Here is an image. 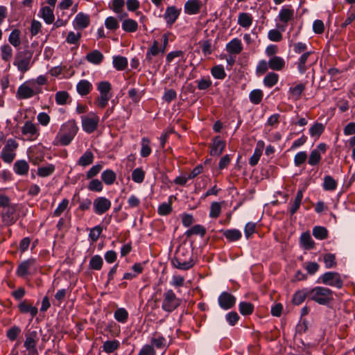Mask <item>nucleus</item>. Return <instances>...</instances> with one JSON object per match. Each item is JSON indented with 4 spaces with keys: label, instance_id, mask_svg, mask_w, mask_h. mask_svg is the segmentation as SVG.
Returning <instances> with one entry per match:
<instances>
[{
    "label": "nucleus",
    "instance_id": "obj_1",
    "mask_svg": "<svg viewBox=\"0 0 355 355\" xmlns=\"http://www.w3.org/2000/svg\"><path fill=\"white\" fill-rule=\"evenodd\" d=\"M79 128L75 119L64 123L55 138L53 145L68 146L77 135Z\"/></svg>",
    "mask_w": 355,
    "mask_h": 355
},
{
    "label": "nucleus",
    "instance_id": "obj_2",
    "mask_svg": "<svg viewBox=\"0 0 355 355\" xmlns=\"http://www.w3.org/2000/svg\"><path fill=\"white\" fill-rule=\"evenodd\" d=\"M173 266L182 270H187L196 264L193 252L184 246L178 248L174 257L171 260Z\"/></svg>",
    "mask_w": 355,
    "mask_h": 355
},
{
    "label": "nucleus",
    "instance_id": "obj_3",
    "mask_svg": "<svg viewBox=\"0 0 355 355\" xmlns=\"http://www.w3.org/2000/svg\"><path fill=\"white\" fill-rule=\"evenodd\" d=\"M310 300L320 305H329L334 301V292L323 286L310 288Z\"/></svg>",
    "mask_w": 355,
    "mask_h": 355
},
{
    "label": "nucleus",
    "instance_id": "obj_4",
    "mask_svg": "<svg viewBox=\"0 0 355 355\" xmlns=\"http://www.w3.org/2000/svg\"><path fill=\"white\" fill-rule=\"evenodd\" d=\"M32 57L33 52L28 49L19 51L15 55L13 64L19 71L25 73L31 68Z\"/></svg>",
    "mask_w": 355,
    "mask_h": 355
},
{
    "label": "nucleus",
    "instance_id": "obj_5",
    "mask_svg": "<svg viewBox=\"0 0 355 355\" xmlns=\"http://www.w3.org/2000/svg\"><path fill=\"white\" fill-rule=\"evenodd\" d=\"M42 92V89H37L34 82L30 80L25 81L17 89L16 97L19 100L32 98Z\"/></svg>",
    "mask_w": 355,
    "mask_h": 355
},
{
    "label": "nucleus",
    "instance_id": "obj_6",
    "mask_svg": "<svg viewBox=\"0 0 355 355\" xmlns=\"http://www.w3.org/2000/svg\"><path fill=\"white\" fill-rule=\"evenodd\" d=\"M182 300L177 297L172 289H168L163 293L162 309L168 313L177 309L181 304Z\"/></svg>",
    "mask_w": 355,
    "mask_h": 355
},
{
    "label": "nucleus",
    "instance_id": "obj_7",
    "mask_svg": "<svg viewBox=\"0 0 355 355\" xmlns=\"http://www.w3.org/2000/svg\"><path fill=\"white\" fill-rule=\"evenodd\" d=\"M18 146L19 144L15 139H8L1 152L0 158L6 163H12L15 158Z\"/></svg>",
    "mask_w": 355,
    "mask_h": 355
},
{
    "label": "nucleus",
    "instance_id": "obj_8",
    "mask_svg": "<svg viewBox=\"0 0 355 355\" xmlns=\"http://www.w3.org/2000/svg\"><path fill=\"white\" fill-rule=\"evenodd\" d=\"M315 61L316 58L313 51L302 53L296 63L299 72L301 74L304 73L311 66L315 64Z\"/></svg>",
    "mask_w": 355,
    "mask_h": 355
},
{
    "label": "nucleus",
    "instance_id": "obj_9",
    "mask_svg": "<svg viewBox=\"0 0 355 355\" xmlns=\"http://www.w3.org/2000/svg\"><path fill=\"white\" fill-rule=\"evenodd\" d=\"M24 347L29 352L30 355H37V344L39 341L38 333L35 330H28L25 334Z\"/></svg>",
    "mask_w": 355,
    "mask_h": 355
},
{
    "label": "nucleus",
    "instance_id": "obj_10",
    "mask_svg": "<svg viewBox=\"0 0 355 355\" xmlns=\"http://www.w3.org/2000/svg\"><path fill=\"white\" fill-rule=\"evenodd\" d=\"M81 121L83 130L87 133L91 134L97 129L99 123V117L96 114L90 112L86 116H82Z\"/></svg>",
    "mask_w": 355,
    "mask_h": 355
},
{
    "label": "nucleus",
    "instance_id": "obj_11",
    "mask_svg": "<svg viewBox=\"0 0 355 355\" xmlns=\"http://www.w3.org/2000/svg\"><path fill=\"white\" fill-rule=\"evenodd\" d=\"M320 279L324 284L338 288H341L343 286L340 274L336 272H327L320 277Z\"/></svg>",
    "mask_w": 355,
    "mask_h": 355
},
{
    "label": "nucleus",
    "instance_id": "obj_12",
    "mask_svg": "<svg viewBox=\"0 0 355 355\" xmlns=\"http://www.w3.org/2000/svg\"><path fill=\"white\" fill-rule=\"evenodd\" d=\"M17 205L11 204V205L4 208L1 213V217L3 223L8 226L13 225L17 220L16 211Z\"/></svg>",
    "mask_w": 355,
    "mask_h": 355
},
{
    "label": "nucleus",
    "instance_id": "obj_13",
    "mask_svg": "<svg viewBox=\"0 0 355 355\" xmlns=\"http://www.w3.org/2000/svg\"><path fill=\"white\" fill-rule=\"evenodd\" d=\"M111 201L105 197H97L93 201L94 212L97 215H103L111 208Z\"/></svg>",
    "mask_w": 355,
    "mask_h": 355
},
{
    "label": "nucleus",
    "instance_id": "obj_14",
    "mask_svg": "<svg viewBox=\"0 0 355 355\" xmlns=\"http://www.w3.org/2000/svg\"><path fill=\"white\" fill-rule=\"evenodd\" d=\"M295 11L291 8V6H283L279 12V20L284 24V26H279L282 31H284L285 27L287 26L290 21L294 19Z\"/></svg>",
    "mask_w": 355,
    "mask_h": 355
},
{
    "label": "nucleus",
    "instance_id": "obj_15",
    "mask_svg": "<svg viewBox=\"0 0 355 355\" xmlns=\"http://www.w3.org/2000/svg\"><path fill=\"white\" fill-rule=\"evenodd\" d=\"M21 133L23 135L26 136L28 140L33 141L37 138L39 130L35 123L31 121H27L21 128Z\"/></svg>",
    "mask_w": 355,
    "mask_h": 355
},
{
    "label": "nucleus",
    "instance_id": "obj_16",
    "mask_svg": "<svg viewBox=\"0 0 355 355\" xmlns=\"http://www.w3.org/2000/svg\"><path fill=\"white\" fill-rule=\"evenodd\" d=\"M37 264L35 258H30L20 263L17 267L16 274L19 277H25L29 274V270L35 268Z\"/></svg>",
    "mask_w": 355,
    "mask_h": 355
},
{
    "label": "nucleus",
    "instance_id": "obj_17",
    "mask_svg": "<svg viewBox=\"0 0 355 355\" xmlns=\"http://www.w3.org/2000/svg\"><path fill=\"white\" fill-rule=\"evenodd\" d=\"M219 306L224 310L232 308L236 303V297L230 293L223 292L218 297Z\"/></svg>",
    "mask_w": 355,
    "mask_h": 355
},
{
    "label": "nucleus",
    "instance_id": "obj_18",
    "mask_svg": "<svg viewBox=\"0 0 355 355\" xmlns=\"http://www.w3.org/2000/svg\"><path fill=\"white\" fill-rule=\"evenodd\" d=\"M306 89L305 83L293 84L288 89V99L297 101L302 98V93Z\"/></svg>",
    "mask_w": 355,
    "mask_h": 355
},
{
    "label": "nucleus",
    "instance_id": "obj_19",
    "mask_svg": "<svg viewBox=\"0 0 355 355\" xmlns=\"http://www.w3.org/2000/svg\"><path fill=\"white\" fill-rule=\"evenodd\" d=\"M180 12L181 9L177 8L175 6H168L166 8L164 18L170 27L175 22Z\"/></svg>",
    "mask_w": 355,
    "mask_h": 355
},
{
    "label": "nucleus",
    "instance_id": "obj_20",
    "mask_svg": "<svg viewBox=\"0 0 355 355\" xmlns=\"http://www.w3.org/2000/svg\"><path fill=\"white\" fill-rule=\"evenodd\" d=\"M226 146V143L219 136H216L212 139V144L210 149V155L211 156H219L222 154Z\"/></svg>",
    "mask_w": 355,
    "mask_h": 355
},
{
    "label": "nucleus",
    "instance_id": "obj_21",
    "mask_svg": "<svg viewBox=\"0 0 355 355\" xmlns=\"http://www.w3.org/2000/svg\"><path fill=\"white\" fill-rule=\"evenodd\" d=\"M125 4V0H112L109 3V8L119 15V19H122L128 17V13L123 11Z\"/></svg>",
    "mask_w": 355,
    "mask_h": 355
},
{
    "label": "nucleus",
    "instance_id": "obj_22",
    "mask_svg": "<svg viewBox=\"0 0 355 355\" xmlns=\"http://www.w3.org/2000/svg\"><path fill=\"white\" fill-rule=\"evenodd\" d=\"M90 24L89 16L83 12H79L76 15L73 25L75 29L83 30L86 28Z\"/></svg>",
    "mask_w": 355,
    "mask_h": 355
},
{
    "label": "nucleus",
    "instance_id": "obj_23",
    "mask_svg": "<svg viewBox=\"0 0 355 355\" xmlns=\"http://www.w3.org/2000/svg\"><path fill=\"white\" fill-rule=\"evenodd\" d=\"M202 6L200 0H188L184 3V12L189 15H197L200 12Z\"/></svg>",
    "mask_w": 355,
    "mask_h": 355
},
{
    "label": "nucleus",
    "instance_id": "obj_24",
    "mask_svg": "<svg viewBox=\"0 0 355 355\" xmlns=\"http://www.w3.org/2000/svg\"><path fill=\"white\" fill-rule=\"evenodd\" d=\"M159 53L162 54V49L160 48L159 42L157 40H154L152 45L148 49L146 54V61L148 64L153 63V58Z\"/></svg>",
    "mask_w": 355,
    "mask_h": 355
},
{
    "label": "nucleus",
    "instance_id": "obj_25",
    "mask_svg": "<svg viewBox=\"0 0 355 355\" xmlns=\"http://www.w3.org/2000/svg\"><path fill=\"white\" fill-rule=\"evenodd\" d=\"M307 297L310 298V288H305L297 290L293 295L292 303L295 306H299L303 303Z\"/></svg>",
    "mask_w": 355,
    "mask_h": 355
},
{
    "label": "nucleus",
    "instance_id": "obj_26",
    "mask_svg": "<svg viewBox=\"0 0 355 355\" xmlns=\"http://www.w3.org/2000/svg\"><path fill=\"white\" fill-rule=\"evenodd\" d=\"M18 309L21 313H30L32 318L37 314L38 310L36 306L32 305L27 300H24L18 304Z\"/></svg>",
    "mask_w": 355,
    "mask_h": 355
},
{
    "label": "nucleus",
    "instance_id": "obj_27",
    "mask_svg": "<svg viewBox=\"0 0 355 355\" xmlns=\"http://www.w3.org/2000/svg\"><path fill=\"white\" fill-rule=\"evenodd\" d=\"M226 51L230 54L238 55L243 51L241 41L238 38H234L226 44Z\"/></svg>",
    "mask_w": 355,
    "mask_h": 355
},
{
    "label": "nucleus",
    "instance_id": "obj_28",
    "mask_svg": "<svg viewBox=\"0 0 355 355\" xmlns=\"http://www.w3.org/2000/svg\"><path fill=\"white\" fill-rule=\"evenodd\" d=\"M150 345L157 349H164L166 347V340L159 332L155 331L152 335Z\"/></svg>",
    "mask_w": 355,
    "mask_h": 355
},
{
    "label": "nucleus",
    "instance_id": "obj_29",
    "mask_svg": "<svg viewBox=\"0 0 355 355\" xmlns=\"http://www.w3.org/2000/svg\"><path fill=\"white\" fill-rule=\"evenodd\" d=\"M53 9L54 8L51 6H43L40 9V16L47 24H51L54 21L55 17L53 14Z\"/></svg>",
    "mask_w": 355,
    "mask_h": 355
},
{
    "label": "nucleus",
    "instance_id": "obj_30",
    "mask_svg": "<svg viewBox=\"0 0 355 355\" xmlns=\"http://www.w3.org/2000/svg\"><path fill=\"white\" fill-rule=\"evenodd\" d=\"M85 58L87 62L93 64L98 65L103 62L104 55L100 51L93 50L86 55Z\"/></svg>",
    "mask_w": 355,
    "mask_h": 355
},
{
    "label": "nucleus",
    "instance_id": "obj_31",
    "mask_svg": "<svg viewBox=\"0 0 355 355\" xmlns=\"http://www.w3.org/2000/svg\"><path fill=\"white\" fill-rule=\"evenodd\" d=\"M94 159V153L90 150H87L77 161L78 166L86 167L92 164Z\"/></svg>",
    "mask_w": 355,
    "mask_h": 355
},
{
    "label": "nucleus",
    "instance_id": "obj_32",
    "mask_svg": "<svg viewBox=\"0 0 355 355\" xmlns=\"http://www.w3.org/2000/svg\"><path fill=\"white\" fill-rule=\"evenodd\" d=\"M269 67L274 71H281L285 67V60L279 56L271 57L269 60Z\"/></svg>",
    "mask_w": 355,
    "mask_h": 355
},
{
    "label": "nucleus",
    "instance_id": "obj_33",
    "mask_svg": "<svg viewBox=\"0 0 355 355\" xmlns=\"http://www.w3.org/2000/svg\"><path fill=\"white\" fill-rule=\"evenodd\" d=\"M303 198V190L300 189L297 191L295 200L293 202H290L288 211L291 216L295 214L300 207L302 200Z\"/></svg>",
    "mask_w": 355,
    "mask_h": 355
},
{
    "label": "nucleus",
    "instance_id": "obj_34",
    "mask_svg": "<svg viewBox=\"0 0 355 355\" xmlns=\"http://www.w3.org/2000/svg\"><path fill=\"white\" fill-rule=\"evenodd\" d=\"M253 22V17L248 12H241L238 16L237 23L244 28H249Z\"/></svg>",
    "mask_w": 355,
    "mask_h": 355
},
{
    "label": "nucleus",
    "instance_id": "obj_35",
    "mask_svg": "<svg viewBox=\"0 0 355 355\" xmlns=\"http://www.w3.org/2000/svg\"><path fill=\"white\" fill-rule=\"evenodd\" d=\"M76 89L80 95L86 96L92 91V85L87 80H81L78 83Z\"/></svg>",
    "mask_w": 355,
    "mask_h": 355
},
{
    "label": "nucleus",
    "instance_id": "obj_36",
    "mask_svg": "<svg viewBox=\"0 0 355 355\" xmlns=\"http://www.w3.org/2000/svg\"><path fill=\"white\" fill-rule=\"evenodd\" d=\"M103 351L107 354H111L116 351L120 347V343L118 340L114 339L106 340L102 345Z\"/></svg>",
    "mask_w": 355,
    "mask_h": 355
},
{
    "label": "nucleus",
    "instance_id": "obj_37",
    "mask_svg": "<svg viewBox=\"0 0 355 355\" xmlns=\"http://www.w3.org/2000/svg\"><path fill=\"white\" fill-rule=\"evenodd\" d=\"M300 243L302 246L306 250H311L315 247V242L312 239L309 232H306L302 234L300 236Z\"/></svg>",
    "mask_w": 355,
    "mask_h": 355
},
{
    "label": "nucleus",
    "instance_id": "obj_38",
    "mask_svg": "<svg viewBox=\"0 0 355 355\" xmlns=\"http://www.w3.org/2000/svg\"><path fill=\"white\" fill-rule=\"evenodd\" d=\"M29 170V165L25 160H18L14 164L15 172L20 175H26Z\"/></svg>",
    "mask_w": 355,
    "mask_h": 355
},
{
    "label": "nucleus",
    "instance_id": "obj_39",
    "mask_svg": "<svg viewBox=\"0 0 355 355\" xmlns=\"http://www.w3.org/2000/svg\"><path fill=\"white\" fill-rule=\"evenodd\" d=\"M102 181L107 185H112L116 179V174L111 169H106L101 173Z\"/></svg>",
    "mask_w": 355,
    "mask_h": 355
},
{
    "label": "nucleus",
    "instance_id": "obj_40",
    "mask_svg": "<svg viewBox=\"0 0 355 355\" xmlns=\"http://www.w3.org/2000/svg\"><path fill=\"white\" fill-rule=\"evenodd\" d=\"M223 235L230 242L236 241L241 238L242 234L239 230H226L223 231Z\"/></svg>",
    "mask_w": 355,
    "mask_h": 355
},
{
    "label": "nucleus",
    "instance_id": "obj_41",
    "mask_svg": "<svg viewBox=\"0 0 355 355\" xmlns=\"http://www.w3.org/2000/svg\"><path fill=\"white\" fill-rule=\"evenodd\" d=\"M122 28L127 33H135L138 29V24L134 19H125L122 22Z\"/></svg>",
    "mask_w": 355,
    "mask_h": 355
},
{
    "label": "nucleus",
    "instance_id": "obj_42",
    "mask_svg": "<svg viewBox=\"0 0 355 355\" xmlns=\"http://www.w3.org/2000/svg\"><path fill=\"white\" fill-rule=\"evenodd\" d=\"M114 67L118 71H123L128 67V60L123 56L113 57Z\"/></svg>",
    "mask_w": 355,
    "mask_h": 355
},
{
    "label": "nucleus",
    "instance_id": "obj_43",
    "mask_svg": "<svg viewBox=\"0 0 355 355\" xmlns=\"http://www.w3.org/2000/svg\"><path fill=\"white\" fill-rule=\"evenodd\" d=\"M55 170V166L52 164H49L47 166L39 167L37 168V174L40 177L45 178L52 175Z\"/></svg>",
    "mask_w": 355,
    "mask_h": 355
},
{
    "label": "nucleus",
    "instance_id": "obj_44",
    "mask_svg": "<svg viewBox=\"0 0 355 355\" xmlns=\"http://www.w3.org/2000/svg\"><path fill=\"white\" fill-rule=\"evenodd\" d=\"M254 309V306L247 302H241L239 305V310L241 315H251Z\"/></svg>",
    "mask_w": 355,
    "mask_h": 355
},
{
    "label": "nucleus",
    "instance_id": "obj_45",
    "mask_svg": "<svg viewBox=\"0 0 355 355\" xmlns=\"http://www.w3.org/2000/svg\"><path fill=\"white\" fill-rule=\"evenodd\" d=\"M211 73L216 79L223 80L226 77V72L223 65L218 64L211 69Z\"/></svg>",
    "mask_w": 355,
    "mask_h": 355
},
{
    "label": "nucleus",
    "instance_id": "obj_46",
    "mask_svg": "<svg viewBox=\"0 0 355 355\" xmlns=\"http://www.w3.org/2000/svg\"><path fill=\"white\" fill-rule=\"evenodd\" d=\"M141 148L140 151L142 157H147L151 153V148L150 146V140L148 137H143L141 139Z\"/></svg>",
    "mask_w": 355,
    "mask_h": 355
},
{
    "label": "nucleus",
    "instance_id": "obj_47",
    "mask_svg": "<svg viewBox=\"0 0 355 355\" xmlns=\"http://www.w3.org/2000/svg\"><path fill=\"white\" fill-rule=\"evenodd\" d=\"M21 31L19 29H14L8 37V41L14 47H18L21 44Z\"/></svg>",
    "mask_w": 355,
    "mask_h": 355
},
{
    "label": "nucleus",
    "instance_id": "obj_48",
    "mask_svg": "<svg viewBox=\"0 0 355 355\" xmlns=\"http://www.w3.org/2000/svg\"><path fill=\"white\" fill-rule=\"evenodd\" d=\"M337 182L331 175H326L324 178L323 189L325 191H334L337 188Z\"/></svg>",
    "mask_w": 355,
    "mask_h": 355
},
{
    "label": "nucleus",
    "instance_id": "obj_49",
    "mask_svg": "<svg viewBox=\"0 0 355 355\" xmlns=\"http://www.w3.org/2000/svg\"><path fill=\"white\" fill-rule=\"evenodd\" d=\"M278 80V74L274 72H270L263 78V84L268 87H272L277 83Z\"/></svg>",
    "mask_w": 355,
    "mask_h": 355
},
{
    "label": "nucleus",
    "instance_id": "obj_50",
    "mask_svg": "<svg viewBox=\"0 0 355 355\" xmlns=\"http://www.w3.org/2000/svg\"><path fill=\"white\" fill-rule=\"evenodd\" d=\"M103 260L100 255H94L89 260V266L91 269L100 270L102 268Z\"/></svg>",
    "mask_w": 355,
    "mask_h": 355
},
{
    "label": "nucleus",
    "instance_id": "obj_51",
    "mask_svg": "<svg viewBox=\"0 0 355 355\" xmlns=\"http://www.w3.org/2000/svg\"><path fill=\"white\" fill-rule=\"evenodd\" d=\"M70 96L67 91H59L55 94V100L58 105H64L67 103Z\"/></svg>",
    "mask_w": 355,
    "mask_h": 355
},
{
    "label": "nucleus",
    "instance_id": "obj_52",
    "mask_svg": "<svg viewBox=\"0 0 355 355\" xmlns=\"http://www.w3.org/2000/svg\"><path fill=\"white\" fill-rule=\"evenodd\" d=\"M206 234V229L201 225H196L191 228L188 230L185 234L187 236H191V235H200L204 236Z\"/></svg>",
    "mask_w": 355,
    "mask_h": 355
},
{
    "label": "nucleus",
    "instance_id": "obj_53",
    "mask_svg": "<svg viewBox=\"0 0 355 355\" xmlns=\"http://www.w3.org/2000/svg\"><path fill=\"white\" fill-rule=\"evenodd\" d=\"M263 97V93L259 89L252 90L249 95L250 102L254 105L259 104L261 102Z\"/></svg>",
    "mask_w": 355,
    "mask_h": 355
},
{
    "label": "nucleus",
    "instance_id": "obj_54",
    "mask_svg": "<svg viewBox=\"0 0 355 355\" xmlns=\"http://www.w3.org/2000/svg\"><path fill=\"white\" fill-rule=\"evenodd\" d=\"M112 98V94H100L95 101L96 107L101 109H104L108 103V101Z\"/></svg>",
    "mask_w": 355,
    "mask_h": 355
},
{
    "label": "nucleus",
    "instance_id": "obj_55",
    "mask_svg": "<svg viewBox=\"0 0 355 355\" xmlns=\"http://www.w3.org/2000/svg\"><path fill=\"white\" fill-rule=\"evenodd\" d=\"M313 235L317 239L323 240L327 238L328 231L324 227L316 226L313 229Z\"/></svg>",
    "mask_w": 355,
    "mask_h": 355
},
{
    "label": "nucleus",
    "instance_id": "obj_56",
    "mask_svg": "<svg viewBox=\"0 0 355 355\" xmlns=\"http://www.w3.org/2000/svg\"><path fill=\"white\" fill-rule=\"evenodd\" d=\"M114 318L119 322L125 323L128 318V313L124 308H119L114 312Z\"/></svg>",
    "mask_w": 355,
    "mask_h": 355
},
{
    "label": "nucleus",
    "instance_id": "obj_57",
    "mask_svg": "<svg viewBox=\"0 0 355 355\" xmlns=\"http://www.w3.org/2000/svg\"><path fill=\"white\" fill-rule=\"evenodd\" d=\"M1 56L3 60L9 62L12 57V49L8 44L1 46Z\"/></svg>",
    "mask_w": 355,
    "mask_h": 355
},
{
    "label": "nucleus",
    "instance_id": "obj_58",
    "mask_svg": "<svg viewBox=\"0 0 355 355\" xmlns=\"http://www.w3.org/2000/svg\"><path fill=\"white\" fill-rule=\"evenodd\" d=\"M323 261L327 268H335L337 266L336 259L334 254L327 253L324 254Z\"/></svg>",
    "mask_w": 355,
    "mask_h": 355
},
{
    "label": "nucleus",
    "instance_id": "obj_59",
    "mask_svg": "<svg viewBox=\"0 0 355 355\" xmlns=\"http://www.w3.org/2000/svg\"><path fill=\"white\" fill-rule=\"evenodd\" d=\"M91 181L87 185V189L94 192H101L103 191V185L101 180L98 179H90Z\"/></svg>",
    "mask_w": 355,
    "mask_h": 355
},
{
    "label": "nucleus",
    "instance_id": "obj_60",
    "mask_svg": "<svg viewBox=\"0 0 355 355\" xmlns=\"http://www.w3.org/2000/svg\"><path fill=\"white\" fill-rule=\"evenodd\" d=\"M324 130V126L322 123H315L309 129L311 137H319Z\"/></svg>",
    "mask_w": 355,
    "mask_h": 355
},
{
    "label": "nucleus",
    "instance_id": "obj_61",
    "mask_svg": "<svg viewBox=\"0 0 355 355\" xmlns=\"http://www.w3.org/2000/svg\"><path fill=\"white\" fill-rule=\"evenodd\" d=\"M97 90L100 94H112V85L108 81H101L97 84Z\"/></svg>",
    "mask_w": 355,
    "mask_h": 355
},
{
    "label": "nucleus",
    "instance_id": "obj_62",
    "mask_svg": "<svg viewBox=\"0 0 355 355\" xmlns=\"http://www.w3.org/2000/svg\"><path fill=\"white\" fill-rule=\"evenodd\" d=\"M69 201L68 199H63L61 202L58 205V207L55 209L53 213V216H60L65 210L68 209Z\"/></svg>",
    "mask_w": 355,
    "mask_h": 355
},
{
    "label": "nucleus",
    "instance_id": "obj_63",
    "mask_svg": "<svg viewBox=\"0 0 355 355\" xmlns=\"http://www.w3.org/2000/svg\"><path fill=\"white\" fill-rule=\"evenodd\" d=\"M144 178L145 172L141 168H137L132 173V179L136 183H141Z\"/></svg>",
    "mask_w": 355,
    "mask_h": 355
},
{
    "label": "nucleus",
    "instance_id": "obj_64",
    "mask_svg": "<svg viewBox=\"0 0 355 355\" xmlns=\"http://www.w3.org/2000/svg\"><path fill=\"white\" fill-rule=\"evenodd\" d=\"M196 83L197 87L199 90L207 89L212 85V82L209 76L203 77L201 79L196 80Z\"/></svg>",
    "mask_w": 355,
    "mask_h": 355
}]
</instances>
